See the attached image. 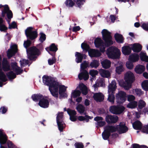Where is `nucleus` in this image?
<instances>
[{
  "label": "nucleus",
  "mask_w": 148,
  "mask_h": 148,
  "mask_svg": "<svg viewBox=\"0 0 148 148\" xmlns=\"http://www.w3.org/2000/svg\"><path fill=\"white\" fill-rule=\"evenodd\" d=\"M103 39L105 41L104 43L101 38H97L95 41V46L100 48L101 52H104L106 47L108 46L113 43L111 33L106 29H103L101 32Z\"/></svg>",
  "instance_id": "f03ea898"
},
{
  "label": "nucleus",
  "mask_w": 148,
  "mask_h": 148,
  "mask_svg": "<svg viewBox=\"0 0 148 148\" xmlns=\"http://www.w3.org/2000/svg\"><path fill=\"white\" fill-rule=\"evenodd\" d=\"M17 46L13 45L10 47V49H8L7 52V56L8 58H10L17 52Z\"/></svg>",
  "instance_id": "dca6fc26"
},
{
  "label": "nucleus",
  "mask_w": 148,
  "mask_h": 148,
  "mask_svg": "<svg viewBox=\"0 0 148 148\" xmlns=\"http://www.w3.org/2000/svg\"><path fill=\"white\" fill-rule=\"evenodd\" d=\"M122 52L125 55H128L130 54V46H124L122 47Z\"/></svg>",
  "instance_id": "e433bc0d"
},
{
  "label": "nucleus",
  "mask_w": 148,
  "mask_h": 148,
  "mask_svg": "<svg viewBox=\"0 0 148 148\" xmlns=\"http://www.w3.org/2000/svg\"><path fill=\"white\" fill-rule=\"evenodd\" d=\"M81 92L79 90H75L73 91L71 93V97L74 98H76L79 96Z\"/></svg>",
  "instance_id": "09e8293b"
},
{
  "label": "nucleus",
  "mask_w": 148,
  "mask_h": 148,
  "mask_svg": "<svg viewBox=\"0 0 148 148\" xmlns=\"http://www.w3.org/2000/svg\"><path fill=\"white\" fill-rule=\"evenodd\" d=\"M141 131L144 133L148 134V125L143 126Z\"/></svg>",
  "instance_id": "6e6d98bb"
},
{
  "label": "nucleus",
  "mask_w": 148,
  "mask_h": 148,
  "mask_svg": "<svg viewBox=\"0 0 148 148\" xmlns=\"http://www.w3.org/2000/svg\"><path fill=\"white\" fill-rule=\"evenodd\" d=\"M57 46L54 43L52 44L49 47L46 48V49L49 53V51H53L55 52L58 50Z\"/></svg>",
  "instance_id": "2f4dec72"
},
{
  "label": "nucleus",
  "mask_w": 148,
  "mask_h": 148,
  "mask_svg": "<svg viewBox=\"0 0 148 148\" xmlns=\"http://www.w3.org/2000/svg\"><path fill=\"white\" fill-rule=\"evenodd\" d=\"M93 97L96 101L101 102L103 100L104 96L101 93H95L94 94Z\"/></svg>",
  "instance_id": "b1692460"
},
{
  "label": "nucleus",
  "mask_w": 148,
  "mask_h": 148,
  "mask_svg": "<svg viewBox=\"0 0 148 148\" xmlns=\"http://www.w3.org/2000/svg\"><path fill=\"white\" fill-rule=\"evenodd\" d=\"M133 115L135 118H136L137 119H138L140 116L139 112H136L134 113L133 114Z\"/></svg>",
  "instance_id": "69168bd1"
},
{
  "label": "nucleus",
  "mask_w": 148,
  "mask_h": 148,
  "mask_svg": "<svg viewBox=\"0 0 148 148\" xmlns=\"http://www.w3.org/2000/svg\"><path fill=\"white\" fill-rule=\"evenodd\" d=\"M104 85V81L103 78H100L97 80L96 84L93 85V86L95 88V89H96L97 86H103Z\"/></svg>",
  "instance_id": "72a5a7b5"
},
{
  "label": "nucleus",
  "mask_w": 148,
  "mask_h": 148,
  "mask_svg": "<svg viewBox=\"0 0 148 148\" xmlns=\"http://www.w3.org/2000/svg\"><path fill=\"white\" fill-rule=\"evenodd\" d=\"M74 145L75 148H84V145L81 143H76Z\"/></svg>",
  "instance_id": "680f3d73"
},
{
  "label": "nucleus",
  "mask_w": 148,
  "mask_h": 148,
  "mask_svg": "<svg viewBox=\"0 0 148 148\" xmlns=\"http://www.w3.org/2000/svg\"><path fill=\"white\" fill-rule=\"evenodd\" d=\"M7 140V137L2 130L0 129V148H7L6 147L1 145L6 143Z\"/></svg>",
  "instance_id": "a211bd4d"
},
{
  "label": "nucleus",
  "mask_w": 148,
  "mask_h": 148,
  "mask_svg": "<svg viewBox=\"0 0 148 148\" xmlns=\"http://www.w3.org/2000/svg\"><path fill=\"white\" fill-rule=\"evenodd\" d=\"M3 21L2 18H0V31L5 32L7 28L3 24Z\"/></svg>",
  "instance_id": "4c0bfd02"
},
{
  "label": "nucleus",
  "mask_w": 148,
  "mask_h": 148,
  "mask_svg": "<svg viewBox=\"0 0 148 148\" xmlns=\"http://www.w3.org/2000/svg\"><path fill=\"white\" fill-rule=\"evenodd\" d=\"M80 29V28L79 26L75 27L73 28V32H76L77 31H79Z\"/></svg>",
  "instance_id": "774afa93"
},
{
  "label": "nucleus",
  "mask_w": 148,
  "mask_h": 148,
  "mask_svg": "<svg viewBox=\"0 0 148 148\" xmlns=\"http://www.w3.org/2000/svg\"><path fill=\"white\" fill-rule=\"evenodd\" d=\"M138 108L140 109H142L145 106L146 103L144 101L140 100L138 103Z\"/></svg>",
  "instance_id": "a19ab883"
},
{
  "label": "nucleus",
  "mask_w": 148,
  "mask_h": 148,
  "mask_svg": "<svg viewBox=\"0 0 148 148\" xmlns=\"http://www.w3.org/2000/svg\"><path fill=\"white\" fill-rule=\"evenodd\" d=\"M2 68L5 71H8L10 70V65L6 58H3L2 62Z\"/></svg>",
  "instance_id": "4be33fe9"
},
{
  "label": "nucleus",
  "mask_w": 148,
  "mask_h": 148,
  "mask_svg": "<svg viewBox=\"0 0 148 148\" xmlns=\"http://www.w3.org/2000/svg\"><path fill=\"white\" fill-rule=\"evenodd\" d=\"M1 58L0 56V80L3 82H5L7 80L6 76L3 72L2 71L1 67Z\"/></svg>",
  "instance_id": "cd10ccee"
},
{
  "label": "nucleus",
  "mask_w": 148,
  "mask_h": 148,
  "mask_svg": "<svg viewBox=\"0 0 148 148\" xmlns=\"http://www.w3.org/2000/svg\"><path fill=\"white\" fill-rule=\"evenodd\" d=\"M139 60V56L136 53H134L130 55V62H134L138 61Z\"/></svg>",
  "instance_id": "c756f323"
},
{
  "label": "nucleus",
  "mask_w": 148,
  "mask_h": 148,
  "mask_svg": "<svg viewBox=\"0 0 148 148\" xmlns=\"http://www.w3.org/2000/svg\"><path fill=\"white\" fill-rule=\"evenodd\" d=\"M49 53L53 56V57L52 59H49L48 60V62L49 64L50 65H51L56 62V60L55 56L54 53H51L49 52Z\"/></svg>",
  "instance_id": "58836bf2"
},
{
  "label": "nucleus",
  "mask_w": 148,
  "mask_h": 148,
  "mask_svg": "<svg viewBox=\"0 0 148 148\" xmlns=\"http://www.w3.org/2000/svg\"><path fill=\"white\" fill-rule=\"evenodd\" d=\"M11 64L12 70L16 72L17 75L20 74L22 73L23 70L20 67L17 66V63L16 62H12Z\"/></svg>",
  "instance_id": "5701e85b"
},
{
  "label": "nucleus",
  "mask_w": 148,
  "mask_h": 148,
  "mask_svg": "<svg viewBox=\"0 0 148 148\" xmlns=\"http://www.w3.org/2000/svg\"><path fill=\"white\" fill-rule=\"evenodd\" d=\"M141 27L145 31H148V23H143Z\"/></svg>",
  "instance_id": "bf43d9fd"
},
{
  "label": "nucleus",
  "mask_w": 148,
  "mask_h": 148,
  "mask_svg": "<svg viewBox=\"0 0 148 148\" xmlns=\"http://www.w3.org/2000/svg\"><path fill=\"white\" fill-rule=\"evenodd\" d=\"M142 88L145 91H148V80L144 81L142 83Z\"/></svg>",
  "instance_id": "ea45409f"
},
{
  "label": "nucleus",
  "mask_w": 148,
  "mask_h": 148,
  "mask_svg": "<svg viewBox=\"0 0 148 148\" xmlns=\"http://www.w3.org/2000/svg\"><path fill=\"white\" fill-rule=\"evenodd\" d=\"M81 47L84 53L88 52L89 55L91 57H97L99 56L101 53L98 50L94 49H90L89 46L87 44L83 43L81 44Z\"/></svg>",
  "instance_id": "6e6552de"
},
{
  "label": "nucleus",
  "mask_w": 148,
  "mask_h": 148,
  "mask_svg": "<svg viewBox=\"0 0 148 148\" xmlns=\"http://www.w3.org/2000/svg\"><path fill=\"white\" fill-rule=\"evenodd\" d=\"M145 69L144 66L138 64L136 66L134 70L137 73L140 74L145 71Z\"/></svg>",
  "instance_id": "393cba45"
},
{
  "label": "nucleus",
  "mask_w": 148,
  "mask_h": 148,
  "mask_svg": "<svg viewBox=\"0 0 148 148\" xmlns=\"http://www.w3.org/2000/svg\"><path fill=\"white\" fill-rule=\"evenodd\" d=\"M25 33L27 37L31 40L36 38L37 36L36 30H33V27H29L25 30Z\"/></svg>",
  "instance_id": "f8f14e48"
},
{
  "label": "nucleus",
  "mask_w": 148,
  "mask_h": 148,
  "mask_svg": "<svg viewBox=\"0 0 148 148\" xmlns=\"http://www.w3.org/2000/svg\"><path fill=\"white\" fill-rule=\"evenodd\" d=\"M74 2L76 3L77 6L80 8L85 2V0H74Z\"/></svg>",
  "instance_id": "de8ad7c7"
},
{
  "label": "nucleus",
  "mask_w": 148,
  "mask_h": 148,
  "mask_svg": "<svg viewBox=\"0 0 148 148\" xmlns=\"http://www.w3.org/2000/svg\"><path fill=\"white\" fill-rule=\"evenodd\" d=\"M99 65V62L97 60H92L90 64V66L91 68H97Z\"/></svg>",
  "instance_id": "37998d69"
},
{
  "label": "nucleus",
  "mask_w": 148,
  "mask_h": 148,
  "mask_svg": "<svg viewBox=\"0 0 148 148\" xmlns=\"http://www.w3.org/2000/svg\"><path fill=\"white\" fill-rule=\"evenodd\" d=\"M124 70V68L122 65H121L119 66L116 67V72L118 74H120Z\"/></svg>",
  "instance_id": "49530a36"
},
{
  "label": "nucleus",
  "mask_w": 148,
  "mask_h": 148,
  "mask_svg": "<svg viewBox=\"0 0 148 148\" xmlns=\"http://www.w3.org/2000/svg\"><path fill=\"white\" fill-rule=\"evenodd\" d=\"M31 43L30 41L27 40L26 41H24L23 45L26 49L28 58L30 60H33L36 58V55L39 54L40 52L38 49L34 47H32L27 49V48L30 46Z\"/></svg>",
  "instance_id": "20e7f679"
},
{
  "label": "nucleus",
  "mask_w": 148,
  "mask_h": 148,
  "mask_svg": "<svg viewBox=\"0 0 148 148\" xmlns=\"http://www.w3.org/2000/svg\"><path fill=\"white\" fill-rule=\"evenodd\" d=\"M104 128V131L102 134L103 138L104 140H108L110 135L111 132L117 130L119 134H122L128 130L124 122L120 123L119 125L116 127L108 125L106 126Z\"/></svg>",
  "instance_id": "7ed1b4c3"
},
{
  "label": "nucleus",
  "mask_w": 148,
  "mask_h": 148,
  "mask_svg": "<svg viewBox=\"0 0 148 148\" xmlns=\"http://www.w3.org/2000/svg\"><path fill=\"white\" fill-rule=\"evenodd\" d=\"M139 57L141 61L148 62V56L146 53L141 52L139 54Z\"/></svg>",
  "instance_id": "7c9ffc66"
},
{
  "label": "nucleus",
  "mask_w": 148,
  "mask_h": 148,
  "mask_svg": "<svg viewBox=\"0 0 148 148\" xmlns=\"http://www.w3.org/2000/svg\"><path fill=\"white\" fill-rule=\"evenodd\" d=\"M67 112L70 116H75L76 114V112L74 110H71L69 109L67 110Z\"/></svg>",
  "instance_id": "13d9d810"
},
{
  "label": "nucleus",
  "mask_w": 148,
  "mask_h": 148,
  "mask_svg": "<svg viewBox=\"0 0 148 148\" xmlns=\"http://www.w3.org/2000/svg\"><path fill=\"white\" fill-rule=\"evenodd\" d=\"M118 118L115 115H107L106 117V120L107 123H114L118 121Z\"/></svg>",
  "instance_id": "6ab92c4d"
},
{
  "label": "nucleus",
  "mask_w": 148,
  "mask_h": 148,
  "mask_svg": "<svg viewBox=\"0 0 148 148\" xmlns=\"http://www.w3.org/2000/svg\"><path fill=\"white\" fill-rule=\"evenodd\" d=\"M56 121L59 130L60 132L63 131L64 127V123L63 121V113L58 112L56 117Z\"/></svg>",
  "instance_id": "ddd939ff"
},
{
  "label": "nucleus",
  "mask_w": 148,
  "mask_h": 148,
  "mask_svg": "<svg viewBox=\"0 0 148 148\" xmlns=\"http://www.w3.org/2000/svg\"><path fill=\"white\" fill-rule=\"evenodd\" d=\"M135 80V77L134 74L130 71V88L132 86V84Z\"/></svg>",
  "instance_id": "8fccbe9b"
},
{
  "label": "nucleus",
  "mask_w": 148,
  "mask_h": 148,
  "mask_svg": "<svg viewBox=\"0 0 148 148\" xmlns=\"http://www.w3.org/2000/svg\"><path fill=\"white\" fill-rule=\"evenodd\" d=\"M7 144L8 148H16V146L10 141H8Z\"/></svg>",
  "instance_id": "052dcab7"
},
{
  "label": "nucleus",
  "mask_w": 148,
  "mask_h": 148,
  "mask_svg": "<svg viewBox=\"0 0 148 148\" xmlns=\"http://www.w3.org/2000/svg\"><path fill=\"white\" fill-rule=\"evenodd\" d=\"M134 91L136 95L138 97H140L144 94V92L140 89H135Z\"/></svg>",
  "instance_id": "3c124183"
},
{
  "label": "nucleus",
  "mask_w": 148,
  "mask_h": 148,
  "mask_svg": "<svg viewBox=\"0 0 148 148\" xmlns=\"http://www.w3.org/2000/svg\"><path fill=\"white\" fill-rule=\"evenodd\" d=\"M132 126L133 128L137 130H141L143 127V124L139 120H136L132 123Z\"/></svg>",
  "instance_id": "a878e982"
},
{
  "label": "nucleus",
  "mask_w": 148,
  "mask_h": 148,
  "mask_svg": "<svg viewBox=\"0 0 148 148\" xmlns=\"http://www.w3.org/2000/svg\"><path fill=\"white\" fill-rule=\"evenodd\" d=\"M79 88L84 95H86L87 94L88 92L87 88L84 84H80L79 85Z\"/></svg>",
  "instance_id": "c9c22d12"
},
{
  "label": "nucleus",
  "mask_w": 148,
  "mask_h": 148,
  "mask_svg": "<svg viewBox=\"0 0 148 148\" xmlns=\"http://www.w3.org/2000/svg\"><path fill=\"white\" fill-rule=\"evenodd\" d=\"M98 73V71L96 70H90L89 72V74L90 75L92 76V78L90 79L91 81H92V79H94L95 77V76Z\"/></svg>",
  "instance_id": "79ce46f5"
},
{
  "label": "nucleus",
  "mask_w": 148,
  "mask_h": 148,
  "mask_svg": "<svg viewBox=\"0 0 148 148\" xmlns=\"http://www.w3.org/2000/svg\"><path fill=\"white\" fill-rule=\"evenodd\" d=\"M141 145L137 143L133 144L131 145L132 148H141Z\"/></svg>",
  "instance_id": "e2e57ef3"
},
{
  "label": "nucleus",
  "mask_w": 148,
  "mask_h": 148,
  "mask_svg": "<svg viewBox=\"0 0 148 148\" xmlns=\"http://www.w3.org/2000/svg\"><path fill=\"white\" fill-rule=\"evenodd\" d=\"M94 120L96 121L95 124L97 127H102L106 124L105 122L103 121V118L101 117L96 116Z\"/></svg>",
  "instance_id": "412c9836"
},
{
  "label": "nucleus",
  "mask_w": 148,
  "mask_h": 148,
  "mask_svg": "<svg viewBox=\"0 0 148 148\" xmlns=\"http://www.w3.org/2000/svg\"><path fill=\"white\" fill-rule=\"evenodd\" d=\"M99 73L103 77L108 78L110 75L109 71L104 69H100L99 70Z\"/></svg>",
  "instance_id": "c85d7f7f"
},
{
  "label": "nucleus",
  "mask_w": 148,
  "mask_h": 148,
  "mask_svg": "<svg viewBox=\"0 0 148 148\" xmlns=\"http://www.w3.org/2000/svg\"><path fill=\"white\" fill-rule=\"evenodd\" d=\"M130 46H131V47H130V53L131 50L134 52L137 53L140 52L142 49V46L139 43H135L130 44Z\"/></svg>",
  "instance_id": "f3484780"
},
{
  "label": "nucleus",
  "mask_w": 148,
  "mask_h": 148,
  "mask_svg": "<svg viewBox=\"0 0 148 148\" xmlns=\"http://www.w3.org/2000/svg\"><path fill=\"white\" fill-rule=\"evenodd\" d=\"M0 10L2 11V17L7 16L8 18L10 20L12 18L13 15L12 12L10 10L8 5H3L2 4H0Z\"/></svg>",
  "instance_id": "9d476101"
},
{
  "label": "nucleus",
  "mask_w": 148,
  "mask_h": 148,
  "mask_svg": "<svg viewBox=\"0 0 148 148\" xmlns=\"http://www.w3.org/2000/svg\"><path fill=\"white\" fill-rule=\"evenodd\" d=\"M125 82L123 80L119 82V85L124 88L125 89L128 90L130 88V72H127L125 75L124 77Z\"/></svg>",
  "instance_id": "9b49d317"
},
{
  "label": "nucleus",
  "mask_w": 148,
  "mask_h": 148,
  "mask_svg": "<svg viewBox=\"0 0 148 148\" xmlns=\"http://www.w3.org/2000/svg\"><path fill=\"white\" fill-rule=\"evenodd\" d=\"M101 64L103 68L105 69H108L111 66V62L108 60H105L101 62Z\"/></svg>",
  "instance_id": "473e14b6"
},
{
  "label": "nucleus",
  "mask_w": 148,
  "mask_h": 148,
  "mask_svg": "<svg viewBox=\"0 0 148 148\" xmlns=\"http://www.w3.org/2000/svg\"><path fill=\"white\" fill-rule=\"evenodd\" d=\"M114 37L115 40L117 42L123 43V42L124 39L121 35L116 33L115 34Z\"/></svg>",
  "instance_id": "f704fd0d"
},
{
  "label": "nucleus",
  "mask_w": 148,
  "mask_h": 148,
  "mask_svg": "<svg viewBox=\"0 0 148 148\" xmlns=\"http://www.w3.org/2000/svg\"><path fill=\"white\" fill-rule=\"evenodd\" d=\"M65 3L66 5L69 7H72L74 3L72 0H66Z\"/></svg>",
  "instance_id": "5fc2aeb1"
},
{
  "label": "nucleus",
  "mask_w": 148,
  "mask_h": 148,
  "mask_svg": "<svg viewBox=\"0 0 148 148\" xmlns=\"http://www.w3.org/2000/svg\"><path fill=\"white\" fill-rule=\"evenodd\" d=\"M106 53L109 58L116 59L119 58L121 52L116 47L112 46L107 49Z\"/></svg>",
  "instance_id": "1a4fd4ad"
},
{
  "label": "nucleus",
  "mask_w": 148,
  "mask_h": 148,
  "mask_svg": "<svg viewBox=\"0 0 148 148\" xmlns=\"http://www.w3.org/2000/svg\"><path fill=\"white\" fill-rule=\"evenodd\" d=\"M116 17L114 15H111L110 16V18L112 22H114L115 19Z\"/></svg>",
  "instance_id": "338daca9"
},
{
  "label": "nucleus",
  "mask_w": 148,
  "mask_h": 148,
  "mask_svg": "<svg viewBox=\"0 0 148 148\" xmlns=\"http://www.w3.org/2000/svg\"><path fill=\"white\" fill-rule=\"evenodd\" d=\"M7 75L10 79H14L16 77V74L12 71L9 72L7 74Z\"/></svg>",
  "instance_id": "c03bdc74"
},
{
  "label": "nucleus",
  "mask_w": 148,
  "mask_h": 148,
  "mask_svg": "<svg viewBox=\"0 0 148 148\" xmlns=\"http://www.w3.org/2000/svg\"><path fill=\"white\" fill-rule=\"evenodd\" d=\"M29 61L23 59H21L20 61V65L21 67H24L28 64Z\"/></svg>",
  "instance_id": "a18cd8bd"
},
{
  "label": "nucleus",
  "mask_w": 148,
  "mask_h": 148,
  "mask_svg": "<svg viewBox=\"0 0 148 148\" xmlns=\"http://www.w3.org/2000/svg\"><path fill=\"white\" fill-rule=\"evenodd\" d=\"M10 20L7 21L8 24H9V28L11 29L12 28H15L16 27L17 25L16 23L15 22H13L11 24H10Z\"/></svg>",
  "instance_id": "603ef678"
},
{
  "label": "nucleus",
  "mask_w": 148,
  "mask_h": 148,
  "mask_svg": "<svg viewBox=\"0 0 148 148\" xmlns=\"http://www.w3.org/2000/svg\"><path fill=\"white\" fill-rule=\"evenodd\" d=\"M124 110L123 106H112L110 107V111L113 114H119L122 113Z\"/></svg>",
  "instance_id": "2eb2a0df"
},
{
  "label": "nucleus",
  "mask_w": 148,
  "mask_h": 148,
  "mask_svg": "<svg viewBox=\"0 0 148 148\" xmlns=\"http://www.w3.org/2000/svg\"><path fill=\"white\" fill-rule=\"evenodd\" d=\"M76 57L75 61L77 63L81 62L83 59H86V56L83 53L78 52H76L75 53Z\"/></svg>",
  "instance_id": "aec40b11"
},
{
  "label": "nucleus",
  "mask_w": 148,
  "mask_h": 148,
  "mask_svg": "<svg viewBox=\"0 0 148 148\" xmlns=\"http://www.w3.org/2000/svg\"><path fill=\"white\" fill-rule=\"evenodd\" d=\"M0 112H1L2 114H4L7 111V109L6 107H3L0 108Z\"/></svg>",
  "instance_id": "0e129e2a"
},
{
  "label": "nucleus",
  "mask_w": 148,
  "mask_h": 148,
  "mask_svg": "<svg viewBox=\"0 0 148 148\" xmlns=\"http://www.w3.org/2000/svg\"><path fill=\"white\" fill-rule=\"evenodd\" d=\"M33 100L37 102L39 101L38 104L41 107L46 108L48 107L49 105V102L47 99L43 96L40 94H34L32 96Z\"/></svg>",
  "instance_id": "39448f33"
},
{
  "label": "nucleus",
  "mask_w": 148,
  "mask_h": 148,
  "mask_svg": "<svg viewBox=\"0 0 148 148\" xmlns=\"http://www.w3.org/2000/svg\"><path fill=\"white\" fill-rule=\"evenodd\" d=\"M138 106V102L136 101H132L130 103V108L134 109L137 107Z\"/></svg>",
  "instance_id": "864d4df0"
},
{
  "label": "nucleus",
  "mask_w": 148,
  "mask_h": 148,
  "mask_svg": "<svg viewBox=\"0 0 148 148\" xmlns=\"http://www.w3.org/2000/svg\"><path fill=\"white\" fill-rule=\"evenodd\" d=\"M43 83L49 86V90L52 96L55 97H58V90L59 88V93L60 96L66 97L65 92L67 87L64 85H60L57 82L56 79L51 77L44 75L42 77Z\"/></svg>",
  "instance_id": "f257e3e1"
},
{
  "label": "nucleus",
  "mask_w": 148,
  "mask_h": 148,
  "mask_svg": "<svg viewBox=\"0 0 148 148\" xmlns=\"http://www.w3.org/2000/svg\"><path fill=\"white\" fill-rule=\"evenodd\" d=\"M116 82L115 80H112L108 86V99L112 103H114L115 97L114 95L116 88Z\"/></svg>",
  "instance_id": "0eeeda50"
},
{
  "label": "nucleus",
  "mask_w": 148,
  "mask_h": 148,
  "mask_svg": "<svg viewBox=\"0 0 148 148\" xmlns=\"http://www.w3.org/2000/svg\"><path fill=\"white\" fill-rule=\"evenodd\" d=\"M40 35V36L39 40L41 42H42L46 39V35L43 33H41Z\"/></svg>",
  "instance_id": "4d7b16f0"
},
{
  "label": "nucleus",
  "mask_w": 148,
  "mask_h": 148,
  "mask_svg": "<svg viewBox=\"0 0 148 148\" xmlns=\"http://www.w3.org/2000/svg\"><path fill=\"white\" fill-rule=\"evenodd\" d=\"M89 64V62L86 61H84L81 64L80 68L82 72L78 75V77L79 79H84V80H86L88 79V73L84 69L88 67Z\"/></svg>",
  "instance_id": "423d86ee"
},
{
  "label": "nucleus",
  "mask_w": 148,
  "mask_h": 148,
  "mask_svg": "<svg viewBox=\"0 0 148 148\" xmlns=\"http://www.w3.org/2000/svg\"><path fill=\"white\" fill-rule=\"evenodd\" d=\"M117 102L120 104L124 102L126 99V93L122 91H120L116 94Z\"/></svg>",
  "instance_id": "4468645a"
},
{
  "label": "nucleus",
  "mask_w": 148,
  "mask_h": 148,
  "mask_svg": "<svg viewBox=\"0 0 148 148\" xmlns=\"http://www.w3.org/2000/svg\"><path fill=\"white\" fill-rule=\"evenodd\" d=\"M77 110L78 112L81 114L86 115V109L84 106L82 104H79L76 107Z\"/></svg>",
  "instance_id": "bb28decb"
}]
</instances>
